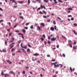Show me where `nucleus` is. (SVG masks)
<instances>
[{"label":"nucleus","mask_w":77,"mask_h":77,"mask_svg":"<svg viewBox=\"0 0 77 77\" xmlns=\"http://www.w3.org/2000/svg\"><path fill=\"white\" fill-rule=\"evenodd\" d=\"M41 7L42 9H43V8H44V9H46V8H45V7L44 5L42 6V5H41Z\"/></svg>","instance_id":"f257e3e1"},{"label":"nucleus","mask_w":77,"mask_h":77,"mask_svg":"<svg viewBox=\"0 0 77 77\" xmlns=\"http://www.w3.org/2000/svg\"><path fill=\"white\" fill-rule=\"evenodd\" d=\"M51 40L52 41H54L56 40V38H52Z\"/></svg>","instance_id":"f03ea898"},{"label":"nucleus","mask_w":77,"mask_h":77,"mask_svg":"<svg viewBox=\"0 0 77 77\" xmlns=\"http://www.w3.org/2000/svg\"><path fill=\"white\" fill-rule=\"evenodd\" d=\"M50 29L52 31H54V28L53 27H51L50 28Z\"/></svg>","instance_id":"7ed1b4c3"},{"label":"nucleus","mask_w":77,"mask_h":77,"mask_svg":"<svg viewBox=\"0 0 77 77\" xmlns=\"http://www.w3.org/2000/svg\"><path fill=\"white\" fill-rule=\"evenodd\" d=\"M40 24L42 27H44L45 26V24L44 23H41Z\"/></svg>","instance_id":"20e7f679"},{"label":"nucleus","mask_w":77,"mask_h":77,"mask_svg":"<svg viewBox=\"0 0 77 77\" xmlns=\"http://www.w3.org/2000/svg\"><path fill=\"white\" fill-rule=\"evenodd\" d=\"M22 51L23 52V53H24L25 54H26V51L25 50H24V49H22Z\"/></svg>","instance_id":"39448f33"},{"label":"nucleus","mask_w":77,"mask_h":77,"mask_svg":"<svg viewBox=\"0 0 77 77\" xmlns=\"http://www.w3.org/2000/svg\"><path fill=\"white\" fill-rule=\"evenodd\" d=\"M59 65H60V67H62V66H63L62 65V64H57V67L58 68V67H59Z\"/></svg>","instance_id":"423d86ee"},{"label":"nucleus","mask_w":77,"mask_h":77,"mask_svg":"<svg viewBox=\"0 0 77 77\" xmlns=\"http://www.w3.org/2000/svg\"><path fill=\"white\" fill-rule=\"evenodd\" d=\"M33 56H39V54H33Z\"/></svg>","instance_id":"0eeeda50"},{"label":"nucleus","mask_w":77,"mask_h":77,"mask_svg":"<svg viewBox=\"0 0 77 77\" xmlns=\"http://www.w3.org/2000/svg\"><path fill=\"white\" fill-rule=\"evenodd\" d=\"M18 3H20V4H22V3H24V1H18Z\"/></svg>","instance_id":"6e6552de"},{"label":"nucleus","mask_w":77,"mask_h":77,"mask_svg":"<svg viewBox=\"0 0 77 77\" xmlns=\"http://www.w3.org/2000/svg\"><path fill=\"white\" fill-rule=\"evenodd\" d=\"M12 2V3H14H14H15V5H17V2H15V0H13Z\"/></svg>","instance_id":"1a4fd4ad"},{"label":"nucleus","mask_w":77,"mask_h":77,"mask_svg":"<svg viewBox=\"0 0 77 77\" xmlns=\"http://www.w3.org/2000/svg\"><path fill=\"white\" fill-rule=\"evenodd\" d=\"M4 75L5 76V77H7V76H9V75L8 74H4Z\"/></svg>","instance_id":"9d476101"},{"label":"nucleus","mask_w":77,"mask_h":77,"mask_svg":"<svg viewBox=\"0 0 77 77\" xmlns=\"http://www.w3.org/2000/svg\"><path fill=\"white\" fill-rule=\"evenodd\" d=\"M37 27L38 28L39 31H41V28L40 27H39V26H37Z\"/></svg>","instance_id":"9b49d317"},{"label":"nucleus","mask_w":77,"mask_h":77,"mask_svg":"<svg viewBox=\"0 0 77 77\" xmlns=\"http://www.w3.org/2000/svg\"><path fill=\"white\" fill-rule=\"evenodd\" d=\"M68 42L69 43L68 44L69 45H71V44L70 43H71V42H72V41L69 40L68 41Z\"/></svg>","instance_id":"f8f14e48"},{"label":"nucleus","mask_w":77,"mask_h":77,"mask_svg":"<svg viewBox=\"0 0 77 77\" xmlns=\"http://www.w3.org/2000/svg\"><path fill=\"white\" fill-rule=\"evenodd\" d=\"M10 73H11V74H15V73H14V72L13 71H11L10 72Z\"/></svg>","instance_id":"ddd939ff"},{"label":"nucleus","mask_w":77,"mask_h":77,"mask_svg":"<svg viewBox=\"0 0 77 77\" xmlns=\"http://www.w3.org/2000/svg\"><path fill=\"white\" fill-rule=\"evenodd\" d=\"M73 32H74L75 35H77V32H76L75 31V30H73Z\"/></svg>","instance_id":"4468645a"},{"label":"nucleus","mask_w":77,"mask_h":77,"mask_svg":"<svg viewBox=\"0 0 77 77\" xmlns=\"http://www.w3.org/2000/svg\"><path fill=\"white\" fill-rule=\"evenodd\" d=\"M7 62H8V63L9 64H12V62L10 61L9 60H7Z\"/></svg>","instance_id":"2eb2a0df"},{"label":"nucleus","mask_w":77,"mask_h":77,"mask_svg":"<svg viewBox=\"0 0 77 77\" xmlns=\"http://www.w3.org/2000/svg\"><path fill=\"white\" fill-rule=\"evenodd\" d=\"M73 48L74 50H75L77 48V46H74L73 47Z\"/></svg>","instance_id":"dca6fc26"},{"label":"nucleus","mask_w":77,"mask_h":77,"mask_svg":"<svg viewBox=\"0 0 77 77\" xmlns=\"http://www.w3.org/2000/svg\"><path fill=\"white\" fill-rule=\"evenodd\" d=\"M44 2L46 3H48V0H44Z\"/></svg>","instance_id":"f3484780"},{"label":"nucleus","mask_w":77,"mask_h":77,"mask_svg":"<svg viewBox=\"0 0 77 77\" xmlns=\"http://www.w3.org/2000/svg\"><path fill=\"white\" fill-rule=\"evenodd\" d=\"M22 31L23 32V33H26V30L24 29H22Z\"/></svg>","instance_id":"a211bd4d"},{"label":"nucleus","mask_w":77,"mask_h":77,"mask_svg":"<svg viewBox=\"0 0 77 77\" xmlns=\"http://www.w3.org/2000/svg\"><path fill=\"white\" fill-rule=\"evenodd\" d=\"M22 48H25V49H27V46H26L25 47H23Z\"/></svg>","instance_id":"6ab92c4d"},{"label":"nucleus","mask_w":77,"mask_h":77,"mask_svg":"<svg viewBox=\"0 0 77 77\" xmlns=\"http://www.w3.org/2000/svg\"><path fill=\"white\" fill-rule=\"evenodd\" d=\"M27 51L28 52H30V49L28 48L27 49Z\"/></svg>","instance_id":"aec40b11"},{"label":"nucleus","mask_w":77,"mask_h":77,"mask_svg":"<svg viewBox=\"0 0 77 77\" xmlns=\"http://www.w3.org/2000/svg\"><path fill=\"white\" fill-rule=\"evenodd\" d=\"M53 24H54V25H55L56 24V21L55 20L54 21H53Z\"/></svg>","instance_id":"412c9836"},{"label":"nucleus","mask_w":77,"mask_h":77,"mask_svg":"<svg viewBox=\"0 0 77 77\" xmlns=\"http://www.w3.org/2000/svg\"><path fill=\"white\" fill-rule=\"evenodd\" d=\"M14 45H11L10 47V49H11V48H13V47H14Z\"/></svg>","instance_id":"4be33fe9"},{"label":"nucleus","mask_w":77,"mask_h":77,"mask_svg":"<svg viewBox=\"0 0 77 77\" xmlns=\"http://www.w3.org/2000/svg\"><path fill=\"white\" fill-rule=\"evenodd\" d=\"M30 0H28V3L29 5H30Z\"/></svg>","instance_id":"5701e85b"},{"label":"nucleus","mask_w":77,"mask_h":77,"mask_svg":"<svg viewBox=\"0 0 77 77\" xmlns=\"http://www.w3.org/2000/svg\"><path fill=\"white\" fill-rule=\"evenodd\" d=\"M37 2H38V3H40L41 2V0H35Z\"/></svg>","instance_id":"b1692460"},{"label":"nucleus","mask_w":77,"mask_h":77,"mask_svg":"<svg viewBox=\"0 0 77 77\" xmlns=\"http://www.w3.org/2000/svg\"><path fill=\"white\" fill-rule=\"evenodd\" d=\"M11 38L12 40H13V41H14V39H15V38H14V37H12Z\"/></svg>","instance_id":"393cba45"},{"label":"nucleus","mask_w":77,"mask_h":77,"mask_svg":"<svg viewBox=\"0 0 77 77\" xmlns=\"http://www.w3.org/2000/svg\"><path fill=\"white\" fill-rule=\"evenodd\" d=\"M19 18H22V20H23L24 19V18L23 17V16H20V17H19Z\"/></svg>","instance_id":"a878e982"},{"label":"nucleus","mask_w":77,"mask_h":77,"mask_svg":"<svg viewBox=\"0 0 77 77\" xmlns=\"http://www.w3.org/2000/svg\"><path fill=\"white\" fill-rule=\"evenodd\" d=\"M30 28L31 29H33V26L32 25L30 27Z\"/></svg>","instance_id":"bb28decb"},{"label":"nucleus","mask_w":77,"mask_h":77,"mask_svg":"<svg viewBox=\"0 0 77 77\" xmlns=\"http://www.w3.org/2000/svg\"><path fill=\"white\" fill-rule=\"evenodd\" d=\"M68 10H70L71 11L72 9V8H68Z\"/></svg>","instance_id":"cd10ccee"},{"label":"nucleus","mask_w":77,"mask_h":77,"mask_svg":"<svg viewBox=\"0 0 77 77\" xmlns=\"http://www.w3.org/2000/svg\"><path fill=\"white\" fill-rule=\"evenodd\" d=\"M1 75H4V72L2 71Z\"/></svg>","instance_id":"c85d7f7f"},{"label":"nucleus","mask_w":77,"mask_h":77,"mask_svg":"<svg viewBox=\"0 0 77 77\" xmlns=\"http://www.w3.org/2000/svg\"><path fill=\"white\" fill-rule=\"evenodd\" d=\"M22 41L21 40H20L18 41V42L19 44L21 43V42Z\"/></svg>","instance_id":"c756f323"},{"label":"nucleus","mask_w":77,"mask_h":77,"mask_svg":"<svg viewBox=\"0 0 77 77\" xmlns=\"http://www.w3.org/2000/svg\"><path fill=\"white\" fill-rule=\"evenodd\" d=\"M57 19H59V20H60V21H61V20H62V19H61V18H60L59 17H57Z\"/></svg>","instance_id":"7c9ffc66"},{"label":"nucleus","mask_w":77,"mask_h":77,"mask_svg":"<svg viewBox=\"0 0 77 77\" xmlns=\"http://www.w3.org/2000/svg\"><path fill=\"white\" fill-rule=\"evenodd\" d=\"M54 1L55 2V4H57V2H56V0H54Z\"/></svg>","instance_id":"2f4dec72"},{"label":"nucleus","mask_w":77,"mask_h":77,"mask_svg":"<svg viewBox=\"0 0 77 77\" xmlns=\"http://www.w3.org/2000/svg\"><path fill=\"white\" fill-rule=\"evenodd\" d=\"M43 13H44V14H47V13H46V12H45V11H44V10L43 11Z\"/></svg>","instance_id":"473e14b6"},{"label":"nucleus","mask_w":77,"mask_h":77,"mask_svg":"<svg viewBox=\"0 0 77 77\" xmlns=\"http://www.w3.org/2000/svg\"><path fill=\"white\" fill-rule=\"evenodd\" d=\"M50 21H51V20H47V22H48V23H49V22H50Z\"/></svg>","instance_id":"72a5a7b5"},{"label":"nucleus","mask_w":77,"mask_h":77,"mask_svg":"<svg viewBox=\"0 0 77 77\" xmlns=\"http://www.w3.org/2000/svg\"><path fill=\"white\" fill-rule=\"evenodd\" d=\"M2 51H3V52H6V50H5V49H3L2 50Z\"/></svg>","instance_id":"f704fd0d"},{"label":"nucleus","mask_w":77,"mask_h":77,"mask_svg":"<svg viewBox=\"0 0 77 77\" xmlns=\"http://www.w3.org/2000/svg\"><path fill=\"white\" fill-rule=\"evenodd\" d=\"M59 2H60V3H63L62 1L61 0H58Z\"/></svg>","instance_id":"c9c22d12"},{"label":"nucleus","mask_w":77,"mask_h":77,"mask_svg":"<svg viewBox=\"0 0 77 77\" xmlns=\"http://www.w3.org/2000/svg\"><path fill=\"white\" fill-rule=\"evenodd\" d=\"M70 70L71 71V72H72V68H71V67L70 68Z\"/></svg>","instance_id":"e433bc0d"},{"label":"nucleus","mask_w":77,"mask_h":77,"mask_svg":"<svg viewBox=\"0 0 77 77\" xmlns=\"http://www.w3.org/2000/svg\"><path fill=\"white\" fill-rule=\"evenodd\" d=\"M54 28L55 29V30H56L57 27H56V25L54 26Z\"/></svg>","instance_id":"4c0bfd02"},{"label":"nucleus","mask_w":77,"mask_h":77,"mask_svg":"<svg viewBox=\"0 0 77 77\" xmlns=\"http://www.w3.org/2000/svg\"><path fill=\"white\" fill-rule=\"evenodd\" d=\"M15 49L14 48H12L11 50V51H13L14 50H15Z\"/></svg>","instance_id":"58836bf2"},{"label":"nucleus","mask_w":77,"mask_h":77,"mask_svg":"<svg viewBox=\"0 0 77 77\" xmlns=\"http://www.w3.org/2000/svg\"><path fill=\"white\" fill-rule=\"evenodd\" d=\"M17 25H18V24H16V25L14 26V28H15V27L17 26Z\"/></svg>","instance_id":"ea45409f"},{"label":"nucleus","mask_w":77,"mask_h":77,"mask_svg":"<svg viewBox=\"0 0 77 77\" xmlns=\"http://www.w3.org/2000/svg\"><path fill=\"white\" fill-rule=\"evenodd\" d=\"M71 20H72V21H73L74 20V18L72 17L71 19Z\"/></svg>","instance_id":"a19ab883"},{"label":"nucleus","mask_w":77,"mask_h":77,"mask_svg":"<svg viewBox=\"0 0 77 77\" xmlns=\"http://www.w3.org/2000/svg\"><path fill=\"white\" fill-rule=\"evenodd\" d=\"M54 65V66H55L56 65V64H55L54 63H51V65Z\"/></svg>","instance_id":"79ce46f5"},{"label":"nucleus","mask_w":77,"mask_h":77,"mask_svg":"<svg viewBox=\"0 0 77 77\" xmlns=\"http://www.w3.org/2000/svg\"><path fill=\"white\" fill-rule=\"evenodd\" d=\"M29 23H26L25 24V25H26V26H27V25H29Z\"/></svg>","instance_id":"37998d69"},{"label":"nucleus","mask_w":77,"mask_h":77,"mask_svg":"<svg viewBox=\"0 0 77 77\" xmlns=\"http://www.w3.org/2000/svg\"><path fill=\"white\" fill-rule=\"evenodd\" d=\"M68 17H72V15H68Z\"/></svg>","instance_id":"c03bdc74"},{"label":"nucleus","mask_w":77,"mask_h":77,"mask_svg":"<svg viewBox=\"0 0 77 77\" xmlns=\"http://www.w3.org/2000/svg\"><path fill=\"white\" fill-rule=\"evenodd\" d=\"M17 53H21L22 52L21 51H17Z\"/></svg>","instance_id":"a18cd8bd"},{"label":"nucleus","mask_w":77,"mask_h":77,"mask_svg":"<svg viewBox=\"0 0 77 77\" xmlns=\"http://www.w3.org/2000/svg\"><path fill=\"white\" fill-rule=\"evenodd\" d=\"M26 73V72L24 71H23V74H25V73Z\"/></svg>","instance_id":"49530a36"},{"label":"nucleus","mask_w":77,"mask_h":77,"mask_svg":"<svg viewBox=\"0 0 77 77\" xmlns=\"http://www.w3.org/2000/svg\"><path fill=\"white\" fill-rule=\"evenodd\" d=\"M24 35L23 34L21 33H19L18 34V35Z\"/></svg>","instance_id":"de8ad7c7"},{"label":"nucleus","mask_w":77,"mask_h":77,"mask_svg":"<svg viewBox=\"0 0 77 77\" xmlns=\"http://www.w3.org/2000/svg\"><path fill=\"white\" fill-rule=\"evenodd\" d=\"M23 43H22L20 45L21 47H22L23 48Z\"/></svg>","instance_id":"09e8293b"},{"label":"nucleus","mask_w":77,"mask_h":77,"mask_svg":"<svg viewBox=\"0 0 77 77\" xmlns=\"http://www.w3.org/2000/svg\"><path fill=\"white\" fill-rule=\"evenodd\" d=\"M40 14H43V13L42 12V11H39Z\"/></svg>","instance_id":"8fccbe9b"},{"label":"nucleus","mask_w":77,"mask_h":77,"mask_svg":"<svg viewBox=\"0 0 77 77\" xmlns=\"http://www.w3.org/2000/svg\"><path fill=\"white\" fill-rule=\"evenodd\" d=\"M28 45L29 46V47H32L30 45H29V44H28Z\"/></svg>","instance_id":"3c124183"},{"label":"nucleus","mask_w":77,"mask_h":77,"mask_svg":"<svg viewBox=\"0 0 77 77\" xmlns=\"http://www.w3.org/2000/svg\"><path fill=\"white\" fill-rule=\"evenodd\" d=\"M15 32H20V31L18 30H17L15 31Z\"/></svg>","instance_id":"603ef678"},{"label":"nucleus","mask_w":77,"mask_h":77,"mask_svg":"<svg viewBox=\"0 0 77 77\" xmlns=\"http://www.w3.org/2000/svg\"><path fill=\"white\" fill-rule=\"evenodd\" d=\"M42 37H43V38H45V35H43Z\"/></svg>","instance_id":"864d4df0"},{"label":"nucleus","mask_w":77,"mask_h":77,"mask_svg":"<svg viewBox=\"0 0 77 77\" xmlns=\"http://www.w3.org/2000/svg\"><path fill=\"white\" fill-rule=\"evenodd\" d=\"M41 40H42V41H44V38H41Z\"/></svg>","instance_id":"5fc2aeb1"},{"label":"nucleus","mask_w":77,"mask_h":77,"mask_svg":"<svg viewBox=\"0 0 77 77\" xmlns=\"http://www.w3.org/2000/svg\"><path fill=\"white\" fill-rule=\"evenodd\" d=\"M51 61L52 62H55V61H56V60L54 59H53L51 60Z\"/></svg>","instance_id":"6e6d98bb"},{"label":"nucleus","mask_w":77,"mask_h":77,"mask_svg":"<svg viewBox=\"0 0 77 77\" xmlns=\"http://www.w3.org/2000/svg\"><path fill=\"white\" fill-rule=\"evenodd\" d=\"M51 38V37L50 36H49L48 37V39H50Z\"/></svg>","instance_id":"4d7b16f0"},{"label":"nucleus","mask_w":77,"mask_h":77,"mask_svg":"<svg viewBox=\"0 0 77 77\" xmlns=\"http://www.w3.org/2000/svg\"><path fill=\"white\" fill-rule=\"evenodd\" d=\"M48 44H51V42H50V41H48Z\"/></svg>","instance_id":"13d9d810"},{"label":"nucleus","mask_w":77,"mask_h":77,"mask_svg":"<svg viewBox=\"0 0 77 77\" xmlns=\"http://www.w3.org/2000/svg\"><path fill=\"white\" fill-rule=\"evenodd\" d=\"M74 26H77V24H76L75 23H74Z\"/></svg>","instance_id":"bf43d9fd"},{"label":"nucleus","mask_w":77,"mask_h":77,"mask_svg":"<svg viewBox=\"0 0 77 77\" xmlns=\"http://www.w3.org/2000/svg\"><path fill=\"white\" fill-rule=\"evenodd\" d=\"M5 45H7V41H5Z\"/></svg>","instance_id":"052dcab7"},{"label":"nucleus","mask_w":77,"mask_h":77,"mask_svg":"<svg viewBox=\"0 0 77 77\" xmlns=\"http://www.w3.org/2000/svg\"><path fill=\"white\" fill-rule=\"evenodd\" d=\"M44 43L45 44V45H46L47 44V42H44Z\"/></svg>","instance_id":"680f3d73"},{"label":"nucleus","mask_w":77,"mask_h":77,"mask_svg":"<svg viewBox=\"0 0 77 77\" xmlns=\"http://www.w3.org/2000/svg\"><path fill=\"white\" fill-rule=\"evenodd\" d=\"M4 20H0V23H1V22H3V21H4Z\"/></svg>","instance_id":"e2e57ef3"},{"label":"nucleus","mask_w":77,"mask_h":77,"mask_svg":"<svg viewBox=\"0 0 77 77\" xmlns=\"http://www.w3.org/2000/svg\"><path fill=\"white\" fill-rule=\"evenodd\" d=\"M24 29H28V27H25L24 28Z\"/></svg>","instance_id":"0e129e2a"},{"label":"nucleus","mask_w":77,"mask_h":77,"mask_svg":"<svg viewBox=\"0 0 77 77\" xmlns=\"http://www.w3.org/2000/svg\"><path fill=\"white\" fill-rule=\"evenodd\" d=\"M67 13H70V12H71V11H67Z\"/></svg>","instance_id":"69168bd1"},{"label":"nucleus","mask_w":77,"mask_h":77,"mask_svg":"<svg viewBox=\"0 0 77 77\" xmlns=\"http://www.w3.org/2000/svg\"><path fill=\"white\" fill-rule=\"evenodd\" d=\"M53 77H57V75H54L53 76Z\"/></svg>","instance_id":"338daca9"},{"label":"nucleus","mask_w":77,"mask_h":77,"mask_svg":"<svg viewBox=\"0 0 77 77\" xmlns=\"http://www.w3.org/2000/svg\"><path fill=\"white\" fill-rule=\"evenodd\" d=\"M40 9H41V7L38 8L37 9V10H40Z\"/></svg>","instance_id":"774afa93"}]
</instances>
